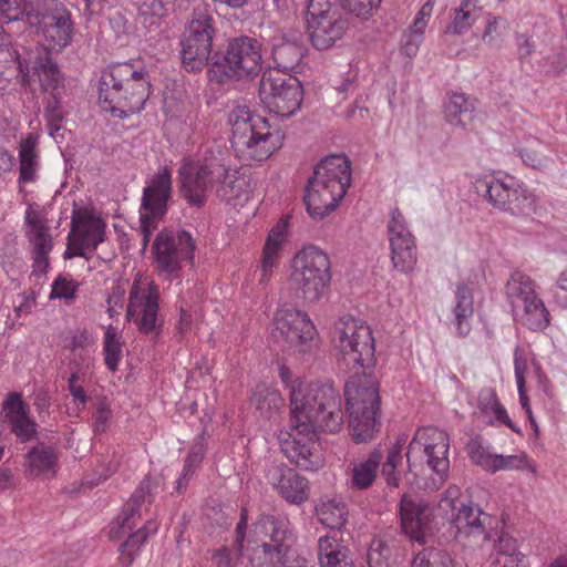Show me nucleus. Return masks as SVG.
<instances>
[{
  "instance_id": "obj_1",
  "label": "nucleus",
  "mask_w": 567,
  "mask_h": 567,
  "mask_svg": "<svg viewBox=\"0 0 567 567\" xmlns=\"http://www.w3.org/2000/svg\"><path fill=\"white\" fill-rule=\"evenodd\" d=\"M279 377L289 389L292 430L281 450L300 468L316 470L323 464L317 433H337L343 426L340 393L331 383L295 377L286 365L280 367Z\"/></svg>"
},
{
  "instance_id": "obj_2",
  "label": "nucleus",
  "mask_w": 567,
  "mask_h": 567,
  "mask_svg": "<svg viewBox=\"0 0 567 567\" xmlns=\"http://www.w3.org/2000/svg\"><path fill=\"white\" fill-rule=\"evenodd\" d=\"M178 182L183 197L197 207L205 205L212 190L228 202L240 197L246 186L239 172L226 164L221 152H210L198 159L185 158L178 169Z\"/></svg>"
},
{
  "instance_id": "obj_3",
  "label": "nucleus",
  "mask_w": 567,
  "mask_h": 567,
  "mask_svg": "<svg viewBox=\"0 0 567 567\" xmlns=\"http://www.w3.org/2000/svg\"><path fill=\"white\" fill-rule=\"evenodd\" d=\"M150 94V76L141 63H114L102 72L99 82V105L115 117H126L141 112Z\"/></svg>"
},
{
  "instance_id": "obj_4",
  "label": "nucleus",
  "mask_w": 567,
  "mask_h": 567,
  "mask_svg": "<svg viewBox=\"0 0 567 567\" xmlns=\"http://www.w3.org/2000/svg\"><path fill=\"white\" fill-rule=\"evenodd\" d=\"M228 124L231 147L247 165L268 159L282 146V132L272 128L266 118L252 114L246 105H237L229 112Z\"/></svg>"
},
{
  "instance_id": "obj_5",
  "label": "nucleus",
  "mask_w": 567,
  "mask_h": 567,
  "mask_svg": "<svg viewBox=\"0 0 567 567\" xmlns=\"http://www.w3.org/2000/svg\"><path fill=\"white\" fill-rule=\"evenodd\" d=\"M251 567H306L307 560L293 548L295 535L286 519L261 515L249 540Z\"/></svg>"
},
{
  "instance_id": "obj_6",
  "label": "nucleus",
  "mask_w": 567,
  "mask_h": 567,
  "mask_svg": "<svg viewBox=\"0 0 567 567\" xmlns=\"http://www.w3.org/2000/svg\"><path fill=\"white\" fill-rule=\"evenodd\" d=\"M351 164L346 155H330L315 168L306 188L307 212L322 219L333 212L351 185Z\"/></svg>"
},
{
  "instance_id": "obj_7",
  "label": "nucleus",
  "mask_w": 567,
  "mask_h": 567,
  "mask_svg": "<svg viewBox=\"0 0 567 567\" xmlns=\"http://www.w3.org/2000/svg\"><path fill=\"white\" fill-rule=\"evenodd\" d=\"M344 396L353 441H371L381 425L379 383L367 374L352 377L344 385Z\"/></svg>"
},
{
  "instance_id": "obj_8",
  "label": "nucleus",
  "mask_w": 567,
  "mask_h": 567,
  "mask_svg": "<svg viewBox=\"0 0 567 567\" xmlns=\"http://www.w3.org/2000/svg\"><path fill=\"white\" fill-rule=\"evenodd\" d=\"M331 280V260L320 247L308 245L293 256L289 286L303 303L319 302L328 292Z\"/></svg>"
},
{
  "instance_id": "obj_9",
  "label": "nucleus",
  "mask_w": 567,
  "mask_h": 567,
  "mask_svg": "<svg viewBox=\"0 0 567 567\" xmlns=\"http://www.w3.org/2000/svg\"><path fill=\"white\" fill-rule=\"evenodd\" d=\"M332 346L349 369H367L375 363L374 338L362 319L341 317L333 326Z\"/></svg>"
},
{
  "instance_id": "obj_10",
  "label": "nucleus",
  "mask_w": 567,
  "mask_h": 567,
  "mask_svg": "<svg viewBox=\"0 0 567 567\" xmlns=\"http://www.w3.org/2000/svg\"><path fill=\"white\" fill-rule=\"evenodd\" d=\"M151 502H146L142 489L135 491L128 502L125 504L122 513L110 524L109 535L111 539H121L127 535L126 542L120 549V566L130 567L134 560L138 547L146 542L151 534H155L158 524L147 517L143 527L137 528L135 533H131L143 518V512L150 509Z\"/></svg>"
},
{
  "instance_id": "obj_11",
  "label": "nucleus",
  "mask_w": 567,
  "mask_h": 567,
  "mask_svg": "<svg viewBox=\"0 0 567 567\" xmlns=\"http://www.w3.org/2000/svg\"><path fill=\"white\" fill-rule=\"evenodd\" d=\"M262 63L261 43L254 38L239 37L231 40L224 55L209 70L212 80H240L259 74Z\"/></svg>"
},
{
  "instance_id": "obj_12",
  "label": "nucleus",
  "mask_w": 567,
  "mask_h": 567,
  "mask_svg": "<svg viewBox=\"0 0 567 567\" xmlns=\"http://www.w3.org/2000/svg\"><path fill=\"white\" fill-rule=\"evenodd\" d=\"M450 439L445 431L435 426L416 430L409 443L406 461L410 471L427 465L440 477L442 484L447 477Z\"/></svg>"
},
{
  "instance_id": "obj_13",
  "label": "nucleus",
  "mask_w": 567,
  "mask_h": 567,
  "mask_svg": "<svg viewBox=\"0 0 567 567\" xmlns=\"http://www.w3.org/2000/svg\"><path fill=\"white\" fill-rule=\"evenodd\" d=\"M172 190V169L168 167L159 168L146 181L140 207L141 244L144 249L167 214Z\"/></svg>"
},
{
  "instance_id": "obj_14",
  "label": "nucleus",
  "mask_w": 567,
  "mask_h": 567,
  "mask_svg": "<svg viewBox=\"0 0 567 567\" xmlns=\"http://www.w3.org/2000/svg\"><path fill=\"white\" fill-rule=\"evenodd\" d=\"M437 509L440 515L456 528L460 536L485 535L486 526L492 520V517L474 505L457 485H450L445 489L439 501Z\"/></svg>"
},
{
  "instance_id": "obj_15",
  "label": "nucleus",
  "mask_w": 567,
  "mask_h": 567,
  "mask_svg": "<svg viewBox=\"0 0 567 567\" xmlns=\"http://www.w3.org/2000/svg\"><path fill=\"white\" fill-rule=\"evenodd\" d=\"M258 95L270 113L288 117L300 109L303 89L296 76L278 69H270L261 76Z\"/></svg>"
},
{
  "instance_id": "obj_16",
  "label": "nucleus",
  "mask_w": 567,
  "mask_h": 567,
  "mask_svg": "<svg viewBox=\"0 0 567 567\" xmlns=\"http://www.w3.org/2000/svg\"><path fill=\"white\" fill-rule=\"evenodd\" d=\"M275 331L287 348L301 355H315L321 344L318 329L309 315L292 307H280L274 319Z\"/></svg>"
},
{
  "instance_id": "obj_17",
  "label": "nucleus",
  "mask_w": 567,
  "mask_h": 567,
  "mask_svg": "<svg viewBox=\"0 0 567 567\" xmlns=\"http://www.w3.org/2000/svg\"><path fill=\"white\" fill-rule=\"evenodd\" d=\"M305 21L309 40L317 50H328L343 39L349 21L330 0H309Z\"/></svg>"
},
{
  "instance_id": "obj_18",
  "label": "nucleus",
  "mask_w": 567,
  "mask_h": 567,
  "mask_svg": "<svg viewBox=\"0 0 567 567\" xmlns=\"http://www.w3.org/2000/svg\"><path fill=\"white\" fill-rule=\"evenodd\" d=\"M159 289L147 276L137 272L128 295L126 320L146 336L156 337L159 332Z\"/></svg>"
},
{
  "instance_id": "obj_19",
  "label": "nucleus",
  "mask_w": 567,
  "mask_h": 567,
  "mask_svg": "<svg viewBox=\"0 0 567 567\" xmlns=\"http://www.w3.org/2000/svg\"><path fill=\"white\" fill-rule=\"evenodd\" d=\"M53 0H44L42 8L29 11L25 23L35 29L38 35H42L44 43L38 44L50 51H60L71 43L73 37V23L71 14L65 9H53Z\"/></svg>"
},
{
  "instance_id": "obj_20",
  "label": "nucleus",
  "mask_w": 567,
  "mask_h": 567,
  "mask_svg": "<svg viewBox=\"0 0 567 567\" xmlns=\"http://www.w3.org/2000/svg\"><path fill=\"white\" fill-rule=\"evenodd\" d=\"M213 18L205 8H196L182 41V64L187 72L202 71L207 64L213 41Z\"/></svg>"
},
{
  "instance_id": "obj_21",
  "label": "nucleus",
  "mask_w": 567,
  "mask_h": 567,
  "mask_svg": "<svg viewBox=\"0 0 567 567\" xmlns=\"http://www.w3.org/2000/svg\"><path fill=\"white\" fill-rule=\"evenodd\" d=\"M71 224L64 258H89L86 252H93L104 241L105 221L94 210L81 208L73 210Z\"/></svg>"
},
{
  "instance_id": "obj_22",
  "label": "nucleus",
  "mask_w": 567,
  "mask_h": 567,
  "mask_svg": "<svg viewBox=\"0 0 567 567\" xmlns=\"http://www.w3.org/2000/svg\"><path fill=\"white\" fill-rule=\"evenodd\" d=\"M12 61L18 63L22 83L31 84L37 79L44 91H53L60 83V71L52 62L50 53L42 47L32 50H24V55L14 51Z\"/></svg>"
},
{
  "instance_id": "obj_23",
  "label": "nucleus",
  "mask_w": 567,
  "mask_h": 567,
  "mask_svg": "<svg viewBox=\"0 0 567 567\" xmlns=\"http://www.w3.org/2000/svg\"><path fill=\"white\" fill-rule=\"evenodd\" d=\"M465 451L473 464L492 474L499 471H519L525 468L534 472L532 462L525 452L520 451L511 455L495 453L489 445L485 444L480 435L470 439L465 445Z\"/></svg>"
},
{
  "instance_id": "obj_24",
  "label": "nucleus",
  "mask_w": 567,
  "mask_h": 567,
  "mask_svg": "<svg viewBox=\"0 0 567 567\" xmlns=\"http://www.w3.org/2000/svg\"><path fill=\"white\" fill-rule=\"evenodd\" d=\"M25 236L30 246L32 275L42 276L49 268V255L53 240L44 215L29 207L25 212Z\"/></svg>"
},
{
  "instance_id": "obj_25",
  "label": "nucleus",
  "mask_w": 567,
  "mask_h": 567,
  "mask_svg": "<svg viewBox=\"0 0 567 567\" xmlns=\"http://www.w3.org/2000/svg\"><path fill=\"white\" fill-rule=\"evenodd\" d=\"M194 249L193 238L187 231L174 236L171 231L162 230L154 241L157 264L168 275L177 274L183 260H192Z\"/></svg>"
},
{
  "instance_id": "obj_26",
  "label": "nucleus",
  "mask_w": 567,
  "mask_h": 567,
  "mask_svg": "<svg viewBox=\"0 0 567 567\" xmlns=\"http://www.w3.org/2000/svg\"><path fill=\"white\" fill-rule=\"evenodd\" d=\"M268 483L290 504H302L309 497L307 478L284 464H272L266 474Z\"/></svg>"
},
{
  "instance_id": "obj_27",
  "label": "nucleus",
  "mask_w": 567,
  "mask_h": 567,
  "mask_svg": "<svg viewBox=\"0 0 567 567\" xmlns=\"http://www.w3.org/2000/svg\"><path fill=\"white\" fill-rule=\"evenodd\" d=\"M403 532L412 539L422 540L433 517V509L422 498L404 494L400 502Z\"/></svg>"
},
{
  "instance_id": "obj_28",
  "label": "nucleus",
  "mask_w": 567,
  "mask_h": 567,
  "mask_svg": "<svg viewBox=\"0 0 567 567\" xmlns=\"http://www.w3.org/2000/svg\"><path fill=\"white\" fill-rule=\"evenodd\" d=\"M2 410L4 422L20 442H28L37 434L38 425L30 416L29 406L22 400L21 393H9L2 403Z\"/></svg>"
},
{
  "instance_id": "obj_29",
  "label": "nucleus",
  "mask_w": 567,
  "mask_h": 567,
  "mask_svg": "<svg viewBox=\"0 0 567 567\" xmlns=\"http://www.w3.org/2000/svg\"><path fill=\"white\" fill-rule=\"evenodd\" d=\"M23 467L27 478L50 480L55 476L59 468V451L40 442L24 455Z\"/></svg>"
},
{
  "instance_id": "obj_30",
  "label": "nucleus",
  "mask_w": 567,
  "mask_h": 567,
  "mask_svg": "<svg viewBox=\"0 0 567 567\" xmlns=\"http://www.w3.org/2000/svg\"><path fill=\"white\" fill-rule=\"evenodd\" d=\"M517 185L514 177L508 175L502 177L486 175L476 178L474 182L475 189L478 194L485 195L494 207L506 213L512 196L515 195Z\"/></svg>"
},
{
  "instance_id": "obj_31",
  "label": "nucleus",
  "mask_w": 567,
  "mask_h": 567,
  "mask_svg": "<svg viewBox=\"0 0 567 567\" xmlns=\"http://www.w3.org/2000/svg\"><path fill=\"white\" fill-rule=\"evenodd\" d=\"M514 320L530 331L542 332L550 324V313L540 296L512 309Z\"/></svg>"
},
{
  "instance_id": "obj_32",
  "label": "nucleus",
  "mask_w": 567,
  "mask_h": 567,
  "mask_svg": "<svg viewBox=\"0 0 567 567\" xmlns=\"http://www.w3.org/2000/svg\"><path fill=\"white\" fill-rule=\"evenodd\" d=\"M478 413L480 417L491 426L505 425L515 433L520 432L512 422L505 406L499 402L496 392L492 389H484L480 392Z\"/></svg>"
},
{
  "instance_id": "obj_33",
  "label": "nucleus",
  "mask_w": 567,
  "mask_h": 567,
  "mask_svg": "<svg viewBox=\"0 0 567 567\" xmlns=\"http://www.w3.org/2000/svg\"><path fill=\"white\" fill-rule=\"evenodd\" d=\"M94 344V339L86 329L73 331L65 346L70 364L79 371L87 370L93 363Z\"/></svg>"
},
{
  "instance_id": "obj_34",
  "label": "nucleus",
  "mask_w": 567,
  "mask_h": 567,
  "mask_svg": "<svg viewBox=\"0 0 567 567\" xmlns=\"http://www.w3.org/2000/svg\"><path fill=\"white\" fill-rule=\"evenodd\" d=\"M473 313L474 300L472 289L465 284H460L455 290L454 318L452 321L458 336L465 337L470 333Z\"/></svg>"
},
{
  "instance_id": "obj_35",
  "label": "nucleus",
  "mask_w": 567,
  "mask_h": 567,
  "mask_svg": "<svg viewBox=\"0 0 567 567\" xmlns=\"http://www.w3.org/2000/svg\"><path fill=\"white\" fill-rule=\"evenodd\" d=\"M318 559L320 567H352L348 546L342 540L331 536L319 538Z\"/></svg>"
},
{
  "instance_id": "obj_36",
  "label": "nucleus",
  "mask_w": 567,
  "mask_h": 567,
  "mask_svg": "<svg viewBox=\"0 0 567 567\" xmlns=\"http://www.w3.org/2000/svg\"><path fill=\"white\" fill-rule=\"evenodd\" d=\"M483 13L478 0H462L458 7L451 10V22L447 32L463 35L467 33Z\"/></svg>"
},
{
  "instance_id": "obj_37",
  "label": "nucleus",
  "mask_w": 567,
  "mask_h": 567,
  "mask_svg": "<svg viewBox=\"0 0 567 567\" xmlns=\"http://www.w3.org/2000/svg\"><path fill=\"white\" fill-rule=\"evenodd\" d=\"M476 100L463 93H447L444 103L446 120L454 125L465 126L474 118Z\"/></svg>"
},
{
  "instance_id": "obj_38",
  "label": "nucleus",
  "mask_w": 567,
  "mask_h": 567,
  "mask_svg": "<svg viewBox=\"0 0 567 567\" xmlns=\"http://www.w3.org/2000/svg\"><path fill=\"white\" fill-rule=\"evenodd\" d=\"M39 144L38 135L30 133L20 141L19 144V182L31 183L37 178L39 167V154L37 151Z\"/></svg>"
},
{
  "instance_id": "obj_39",
  "label": "nucleus",
  "mask_w": 567,
  "mask_h": 567,
  "mask_svg": "<svg viewBox=\"0 0 567 567\" xmlns=\"http://www.w3.org/2000/svg\"><path fill=\"white\" fill-rule=\"evenodd\" d=\"M505 292L512 309L539 296L535 280L519 270L511 274Z\"/></svg>"
},
{
  "instance_id": "obj_40",
  "label": "nucleus",
  "mask_w": 567,
  "mask_h": 567,
  "mask_svg": "<svg viewBox=\"0 0 567 567\" xmlns=\"http://www.w3.org/2000/svg\"><path fill=\"white\" fill-rule=\"evenodd\" d=\"M319 522L328 528H341L348 518V506L340 497H321L316 505Z\"/></svg>"
},
{
  "instance_id": "obj_41",
  "label": "nucleus",
  "mask_w": 567,
  "mask_h": 567,
  "mask_svg": "<svg viewBox=\"0 0 567 567\" xmlns=\"http://www.w3.org/2000/svg\"><path fill=\"white\" fill-rule=\"evenodd\" d=\"M390 245L393 268L402 274H410L417 262L416 240H403Z\"/></svg>"
},
{
  "instance_id": "obj_42",
  "label": "nucleus",
  "mask_w": 567,
  "mask_h": 567,
  "mask_svg": "<svg viewBox=\"0 0 567 567\" xmlns=\"http://www.w3.org/2000/svg\"><path fill=\"white\" fill-rule=\"evenodd\" d=\"M124 340L116 327L110 324L103 336L104 363L111 372L118 370L123 358Z\"/></svg>"
},
{
  "instance_id": "obj_43",
  "label": "nucleus",
  "mask_w": 567,
  "mask_h": 567,
  "mask_svg": "<svg viewBox=\"0 0 567 567\" xmlns=\"http://www.w3.org/2000/svg\"><path fill=\"white\" fill-rule=\"evenodd\" d=\"M382 460L380 451H373L365 461L359 462L352 468V485L359 489L368 488L377 477L378 468Z\"/></svg>"
},
{
  "instance_id": "obj_44",
  "label": "nucleus",
  "mask_w": 567,
  "mask_h": 567,
  "mask_svg": "<svg viewBox=\"0 0 567 567\" xmlns=\"http://www.w3.org/2000/svg\"><path fill=\"white\" fill-rule=\"evenodd\" d=\"M301 58V48L293 42L281 41L274 44L272 59L277 64L276 69L282 72L287 73V71L293 70L299 64Z\"/></svg>"
},
{
  "instance_id": "obj_45",
  "label": "nucleus",
  "mask_w": 567,
  "mask_h": 567,
  "mask_svg": "<svg viewBox=\"0 0 567 567\" xmlns=\"http://www.w3.org/2000/svg\"><path fill=\"white\" fill-rule=\"evenodd\" d=\"M44 0H0V12L8 21H27L29 11L42 8Z\"/></svg>"
},
{
  "instance_id": "obj_46",
  "label": "nucleus",
  "mask_w": 567,
  "mask_h": 567,
  "mask_svg": "<svg viewBox=\"0 0 567 567\" xmlns=\"http://www.w3.org/2000/svg\"><path fill=\"white\" fill-rule=\"evenodd\" d=\"M509 30L508 20L491 12L485 16V27L482 32V42L488 47H498Z\"/></svg>"
},
{
  "instance_id": "obj_47",
  "label": "nucleus",
  "mask_w": 567,
  "mask_h": 567,
  "mask_svg": "<svg viewBox=\"0 0 567 567\" xmlns=\"http://www.w3.org/2000/svg\"><path fill=\"white\" fill-rule=\"evenodd\" d=\"M537 210V198L534 193L527 188L517 185L515 195L507 206V213L517 217H528Z\"/></svg>"
},
{
  "instance_id": "obj_48",
  "label": "nucleus",
  "mask_w": 567,
  "mask_h": 567,
  "mask_svg": "<svg viewBox=\"0 0 567 567\" xmlns=\"http://www.w3.org/2000/svg\"><path fill=\"white\" fill-rule=\"evenodd\" d=\"M412 567H456V564L446 550L429 547L415 555Z\"/></svg>"
},
{
  "instance_id": "obj_49",
  "label": "nucleus",
  "mask_w": 567,
  "mask_h": 567,
  "mask_svg": "<svg viewBox=\"0 0 567 567\" xmlns=\"http://www.w3.org/2000/svg\"><path fill=\"white\" fill-rule=\"evenodd\" d=\"M205 454H206V446L202 441L196 442L192 445V447L185 458L181 476L177 481L178 491L186 488L190 477L193 476L195 471L202 464V462L205 457Z\"/></svg>"
},
{
  "instance_id": "obj_50",
  "label": "nucleus",
  "mask_w": 567,
  "mask_h": 567,
  "mask_svg": "<svg viewBox=\"0 0 567 567\" xmlns=\"http://www.w3.org/2000/svg\"><path fill=\"white\" fill-rule=\"evenodd\" d=\"M406 442V437H399L395 444L389 450L386 461L382 465V476L386 484L392 487L399 486V475L395 472L396 466L402 461V452Z\"/></svg>"
},
{
  "instance_id": "obj_51",
  "label": "nucleus",
  "mask_w": 567,
  "mask_h": 567,
  "mask_svg": "<svg viewBox=\"0 0 567 567\" xmlns=\"http://www.w3.org/2000/svg\"><path fill=\"white\" fill-rule=\"evenodd\" d=\"M175 0H138L136 2L138 13L144 19V23L150 20V25L166 17L173 9Z\"/></svg>"
},
{
  "instance_id": "obj_52",
  "label": "nucleus",
  "mask_w": 567,
  "mask_h": 567,
  "mask_svg": "<svg viewBox=\"0 0 567 567\" xmlns=\"http://www.w3.org/2000/svg\"><path fill=\"white\" fill-rule=\"evenodd\" d=\"M386 228L389 244L415 239L403 213L398 207L390 212Z\"/></svg>"
},
{
  "instance_id": "obj_53",
  "label": "nucleus",
  "mask_w": 567,
  "mask_h": 567,
  "mask_svg": "<svg viewBox=\"0 0 567 567\" xmlns=\"http://www.w3.org/2000/svg\"><path fill=\"white\" fill-rule=\"evenodd\" d=\"M79 282L70 275H59L51 285L50 299L64 300L66 305H71L79 290Z\"/></svg>"
},
{
  "instance_id": "obj_54",
  "label": "nucleus",
  "mask_w": 567,
  "mask_h": 567,
  "mask_svg": "<svg viewBox=\"0 0 567 567\" xmlns=\"http://www.w3.org/2000/svg\"><path fill=\"white\" fill-rule=\"evenodd\" d=\"M251 404H254L260 411H268L276 409L281 403L280 393L266 383H259L256 385L251 398Z\"/></svg>"
},
{
  "instance_id": "obj_55",
  "label": "nucleus",
  "mask_w": 567,
  "mask_h": 567,
  "mask_svg": "<svg viewBox=\"0 0 567 567\" xmlns=\"http://www.w3.org/2000/svg\"><path fill=\"white\" fill-rule=\"evenodd\" d=\"M501 555L497 563L502 567H528L526 556L516 550L512 538L502 537L499 540Z\"/></svg>"
},
{
  "instance_id": "obj_56",
  "label": "nucleus",
  "mask_w": 567,
  "mask_h": 567,
  "mask_svg": "<svg viewBox=\"0 0 567 567\" xmlns=\"http://www.w3.org/2000/svg\"><path fill=\"white\" fill-rule=\"evenodd\" d=\"M382 0H340L342 8L350 14L368 20L379 9Z\"/></svg>"
},
{
  "instance_id": "obj_57",
  "label": "nucleus",
  "mask_w": 567,
  "mask_h": 567,
  "mask_svg": "<svg viewBox=\"0 0 567 567\" xmlns=\"http://www.w3.org/2000/svg\"><path fill=\"white\" fill-rule=\"evenodd\" d=\"M278 265H279V254L262 249L260 267H259V271H260L259 285L266 287L269 284Z\"/></svg>"
},
{
  "instance_id": "obj_58",
  "label": "nucleus",
  "mask_w": 567,
  "mask_h": 567,
  "mask_svg": "<svg viewBox=\"0 0 567 567\" xmlns=\"http://www.w3.org/2000/svg\"><path fill=\"white\" fill-rule=\"evenodd\" d=\"M389 549L382 539L374 538L369 547L367 560L370 567H383L388 559Z\"/></svg>"
},
{
  "instance_id": "obj_59",
  "label": "nucleus",
  "mask_w": 567,
  "mask_h": 567,
  "mask_svg": "<svg viewBox=\"0 0 567 567\" xmlns=\"http://www.w3.org/2000/svg\"><path fill=\"white\" fill-rule=\"evenodd\" d=\"M288 223L286 220H280L277 223L272 229L270 230L266 244L264 246V250L272 251V252H280L282 243L286 237Z\"/></svg>"
},
{
  "instance_id": "obj_60",
  "label": "nucleus",
  "mask_w": 567,
  "mask_h": 567,
  "mask_svg": "<svg viewBox=\"0 0 567 567\" xmlns=\"http://www.w3.org/2000/svg\"><path fill=\"white\" fill-rule=\"evenodd\" d=\"M435 0H427L417 11L412 25L408 29L420 35H424L425 29L433 12Z\"/></svg>"
},
{
  "instance_id": "obj_61",
  "label": "nucleus",
  "mask_w": 567,
  "mask_h": 567,
  "mask_svg": "<svg viewBox=\"0 0 567 567\" xmlns=\"http://www.w3.org/2000/svg\"><path fill=\"white\" fill-rule=\"evenodd\" d=\"M111 409L110 404L105 400L97 402L95 411L93 413V426L94 431L103 433L106 431L110 424Z\"/></svg>"
},
{
  "instance_id": "obj_62",
  "label": "nucleus",
  "mask_w": 567,
  "mask_h": 567,
  "mask_svg": "<svg viewBox=\"0 0 567 567\" xmlns=\"http://www.w3.org/2000/svg\"><path fill=\"white\" fill-rule=\"evenodd\" d=\"M422 42V35L414 33L410 30H406L402 34L400 51L403 55L408 58H413L416 55Z\"/></svg>"
},
{
  "instance_id": "obj_63",
  "label": "nucleus",
  "mask_w": 567,
  "mask_h": 567,
  "mask_svg": "<svg viewBox=\"0 0 567 567\" xmlns=\"http://www.w3.org/2000/svg\"><path fill=\"white\" fill-rule=\"evenodd\" d=\"M519 156L526 165L537 169L547 167L550 162L546 154L533 148L520 150Z\"/></svg>"
},
{
  "instance_id": "obj_64",
  "label": "nucleus",
  "mask_w": 567,
  "mask_h": 567,
  "mask_svg": "<svg viewBox=\"0 0 567 567\" xmlns=\"http://www.w3.org/2000/svg\"><path fill=\"white\" fill-rule=\"evenodd\" d=\"M80 372L81 371L78 370L70 375L68 379V389L71 395L74 398L75 402H78V405L83 409L89 402L90 396L86 394L84 388L80 384Z\"/></svg>"
}]
</instances>
